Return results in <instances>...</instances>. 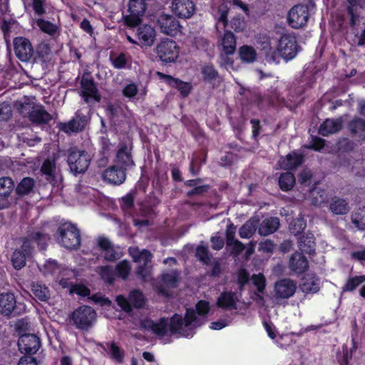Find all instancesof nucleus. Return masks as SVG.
<instances>
[{
	"instance_id": "obj_1",
	"label": "nucleus",
	"mask_w": 365,
	"mask_h": 365,
	"mask_svg": "<svg viewBox=\"0 0 365 365\" xmlns=\"http://www.w3.org/2000/svg\"><path fill=\"white\" fill-rule=\"evenodd\" d=\"M56 242L68 250H77L81 245V233L76 225L66 222L58 225L54 234Z\"/></svg>"
},
{
	"instance_id": "obj_2",
	"label": "nucleus",
	"mask_w": 365,
	"mask_h": 365,
	"mask_svg": "<svg viewBox=\"0 0 365 365\" xmlns=\"http://www.w3.org/2000/svg\"><path fill=\"white\" fill-rule=\"evenodd\" d=\"M178 43L168 38L161 39L155 46L154 53L157 61L161 65L168 66L177 61L180 54Z\"/></svg>"
},
{
	"instance_id": "obj_3",
	"label": "nucleus",
	"mask_w": 365,
	"mask_h": 365,
	"mask_svg": "<svg viewBox=\"0 0 365 365\" xmlns=\"http://www.w3.org/2000/svg\"><path fill=\"white\" fill-rule=\"evenodd\" d=\"M73 325L80 330H88L96 319V312L88 305H82L73 310L70 315Z\"/></svg>"
},
{
	"instance_id": "obj_4",
	"label": "nucleus",
	"mask_w": 365,
	"mask_h": 365,
	"mask_svg": "<svg viewBox=\"0 0 365 365\" xmlns=\"http://www.w3.org/2000/svg\"><path fill=\"white\" fill-rule=\"evenodd\" d=\"M91 160L90 154L76 148H71L68 150L67 162L71 171L75 175L84 173L88 168Z\"/></svg>"
},
{
	"instance_id": "obj_5",
	"label": "nucleus",
	"mask_w": 365,
	"mask_h": 365,
	"mask_svg": "<svg viewBox=\"0 0 365 365\" xmlns=\"http://www.w3.org/2000/svg\"><path fill=\"white\" fill-rule=\"evenodd\" d=\"M277 48L281 57L289 61L297 56L300 50V46L298 45L294 35L284 34L278 41Z\"/></svg>"
},
{
	"instance_id": "obj_6",
	"label": "nucleus",
	"mask_w": 365,
	"mask_h": 365,
	"mask_svg": "<svg viewBox=\"0 0 365 365\" xmlns=\"http://www.w3.org/2000/svg\"><path fill=\"white\" fill-rule=\"evenodd\" d=\"M129 14L124 17V23L128 27L133 28L140 24L141 17L147 9V2L145 0H129Z\"/></svg>"
},
{
	"instance_id": "obj_7",
	"label": "nucleus",
	"mask_w": 365,
	"mask_h": 365,
	"mask_svg": "<svg viewBox=\"0 0 365 365\" xmlns=\"http://www.w3.org/2000/svg\"><path fill=\"white\" fill-rule=\"evenodd\" d=\"M309 19V7L306 4L294 5L287 14L288 24L293 29L304 27L307 25Z\"/></svg>"
},
{
	"instance_id": "obj_8",
	"label": "nucleus",
	"mask_w": 365,
	"mask_h": 365,
	"mask_svg": "<svg viewBox=\"0 0 365 365\" xmlns=\"http://www.w3.org/2000/svg\"><path fill=\"white\" fill-rule=\"evenodd\" d=\"M81 96L86 103H89L91 98L99 103L101 101V96L98 89L97 85L90 73H83L81 82Z\"/></svg>"
},
{
	"instance_id": "obj_9",
	"label": "nucleus",
	"mask_w": 365,
	"mask_h": 365,
	"mask_svg": "<svg viewBox=\"0 0 365 365\" xmlns=\"http://www.w3.org/2000/svg\"><path fill=\"white\" fill-rule=\"evenodd\" d=\"M133 143L120 142L118 144L115 154V163L125 170H130L135 166L133 157Z\"/></svg>"
},
{
	"instance_id": "obj_10",
	"label": "nucleus",
	"mask_w": 365,
	"mask_h": 365,
	"mask_svg": "<svg viewBox=\"0 0 365 365\" xmlns=\"http://www.w3.org/2000/svg\"><path fill=\"white\" fill-rule=\"evenodd\" d=\"M21 108L29 110L27 117L33 123L46 125L52 120L51 115L46 110L44 106L41 104L24 103L21 105Z\"/></svg>"
},
{
	"instance_id": "obj_11",
	"label": "nucleus",
	"mask_w": 365,
	"mask_h": 365,
	"mask_svg": "<svg viewBox=\"0 0 365 365\" xmlns=\"http://www.w3.org/2000/svg\"><path fill=\"white\" fill-rule=\"evenodd\" d=\"M157 24L160 32L170 36H175L181 33L182 26L173 15L162 13L157 19Z\"/></svg>"
},
{
	"instance_id": "obj_12",
	"label": "nucleus",
	"mask_w": 365,
	"mask_h": 365,
	"mask_svg": "<svg viewBox=\"0 0 365 365\" xmlns=\"http://www.w3.org/2000/svg\"><path fill=\"white\" fill-rule=\"evenodd\" d=\"M14 53L22 62H29L34 56V48L31 41L23 36L15 37L13 40Z\"/></svg>"
},
{
	"instance_id": "obj_13",
	"label": "nucleus",
	"mask_w": 365,
	"mask_h": 365,
	"mask_svg": "<svg viewBox=\"0 0 365 365\" xmlns=\"http://www.w3.org/2000/svg\"><path fill=\"white\" fill-rule=\"evenodd\" d=\"M18 347L21 353L32 356L41 347V339L34 334H21L18 340Z\"/></svg>"
},
{
	"instance_id": "obj_14",
	"label": "nucleus",
	"mask_w": 365,
	"mask_h": 365,
	"mask_svg": "<svg viewBox=\"0 0 365 365\" xmlns=\"http://www.w3.org/2000/svg\"><path fill=\"white\" fill-rule=\"evenodd\" d=\"M171 10L178 18L187 19L193 16L196 6L192 0H173Z\"/></svg>"
},
{
	"instance_id": "obj_15",
	"label": "nucleus",
	"mask_w": 365,
	"mask_h": 365,
	"mask_svg": "<svg viewBox=\"0 0 365 365\" xmlns=\"http://www.w3.org/2000/svg\"><path fill=\"white\" fill-rule=\"evenodd\" d=\"M157 76L160 79L165 81L170 87L177 89L182 98L187 97L192 89V85L190 82H185L180 78L160 71L157 72Z\"/></svg>"
},
{
	"instance_id": "obj_16",
	"label": "nucleus",
	"mask_w": 365,
	"mask_h": 365,
	"mask_svg": "<svg viewBox=\"0 0 365 365\" xmlns=\"http://www.w3.org/2000/svg\"><path fill=\"white\" fill-rule=\"evenodd\" d=\"M86 124V116L79 111H77L75 114V117L71 118L68 122L61 123L59 128L66 133H80L85 129Z\"/></svg>"
},
{
	"instance_id": "obj_17",
	"label": "nucleus",
	"mask_w": 365,
	"mask_h": 365,
	"mask_svg": "<svg viewBox=\"0 0 365 365\" xmlns=\"http://www.w3.org/2000/svg\"><path fill=\"white\" fill-rule=\"evenodd\" d=\"M105 181L113 185H121L126 179V170L117 164L106 168L102 174Z\"/></svg>"
},
{
	"instance_id": "obj_18",
	"label": "nucleus",
	"mask_w": 365,
	"mask_h": 365,
	"mask_svg": "<svg viewBox=\"0 0 365 365\" xmlns=\"http://www.w3.org/2000/svg\"><path fill=\"white\" fill-rule=\"evenodd\" d=\"M297 286L294 282L290 279L284 278L275 283L274 291L277 297L288 299L292 297L296 292Z\"/></svg>"
},
{
	"instance_id": "obj_19",
	"label": "nucleus",
	"mask_w": 365,
	"mask_h": 365,
	"mask_svg": "<svg viewBox=\"0 0 365 365\" xmlns=\"http://www.w3.org/2000/svg\"><path fill=\"white\" fill-rule=\"evenodd\" d=\"M239 301L237 293L232 291H223L216 301V306L225 310L237 309Z\"/></svg>"
},
{
	"instance_id": "obj_20",
	"label": "nucleus",
	"mask_w": 365,
	"mask_h": 365,
	"mask_svg": "<svg viewBox=\"0 0 365 365\" xmlns=\"http://www.w3.org/2000/svg\"><path fill=\"white\" fill-rule=\"evenodd\" d=\"M16 300L14 294L11 292L0 294V314L9 317L11 314H17Z\"/></svg>"
},
{
	"instance_id": "obj_21",
	"label": "nucleus",
	"mask_w": 365,
	"mask_h": 365,
	"mask_svg": "<svg viewBox=\"0 0 365 365\" xmlns=\"http://www.w3.org/2000/svg\"><path fill=\"white\" fill-rule=\"evenodd\" d=\"M342 117L337 118H327L319 126V133L322 136L336 133L343 128Z\"/></svg>"
},
{
	"instance_id": "obj_22",
	"label": "nucleus",
	"mask_w": 365,
	"mask_h": 365,
	"mask_svg": "<svg viewBox=\"0 0 365 365\" xmlns=\"http://www.w3.org/2000/svg\"><path fill=\"white\" fill-rule=\"evenodd\" d=\"M289 267L295 273L303 274L308 269L309 262L303 253L296 251L289 258Z\"/></svg>"
},
{
	"instance_id": "obj_23",
	"label": "nucleus",
	"mask_w": 365,
	"mask_h": 365,
	"mask_svg": "<svg viewBox=\"0 0 365 365\" xmlns=\"http://www.w3.org/2000/svg\"><path fill=\"white\" fill-rule=\"evenodd\" d=\"M185 326V322L181 314H174L169 320L168 327L169 331L172 335L177 334H181L185 337L192 336L193 333H190L186 328L183 329L182 327Z\"/></svg>"
},
{
	"instance_id": "obj_24",
	"label": "nucleus",
	"mask_w": 365,
	"mask_h": 365,
	"mask_svg": "<svg viewBox=\"0 0 365 365\" xmlns=\"http://www.w3.org/2000/svg\"><path fill=\"white\" fill-rule=\"evenodd\" d=\"M304 157L302 153L296 151L287 154L285 158H281L279 165L284 170H293L304 163Z\"/></svg>"
},
{
	"instance_id": "obj_25",
	"label": "nucleus",
	"mask_w": 365,
	"mask_h": 365,
	"mask_svg": "<svg viewBox=\"0 0 365 365\" xmlns=\"http://www.w3.org/2000/svg\"><path fill=\"white\" fill-rule=\"evenodd\" d=\"M137 36L142 46H150L155 38V31L151 26L144 24L138 26Z\"/></svg>"
},
{
	"instance_id": "obj_26",
	"label": "nucleus",
	"mask_w": 365,
	"mask_h": 365,
	"mask_svg": "<svg viewBox=\"0 0 365 365\" xmlns=\"http://www.w3.org/2000/svg\"><path fill=\"white\" fill-rule=\"evenodd\" d=\"M27 236L33 245H37L39 250H46L51 240L50 235L43 230H33Z\"/></svg>"
},
{
	"instance_id": "obj_27",
	"label": "nucleus",
	"mask_w": 365,
	"mask_h": 365,
	"mask_svg": "<svg viewBox=\"0 0 365 365\" xmlns=\"http://www.w3.org/2000/svg\"><path fill=\"white\" fill-rule=\"evenodd\" d=\"M299 248L302 253L309 255L315 254L316 242L314 234L307 232L306 235H302L299 240Z\"/></svg>"
},
{
	"instance_id": "obj_28",
	"label": "nucleus",
	"mask_w": 365,
	"mask_h": 365,
	"mask_svg": "<svg viewBox=\"0 0 365 365\" xmlns=\"http://www.w3.org/2000/svg\"><path fill=\"white\" fill-rule=\"evenodd\" d=\"M279 227V219L270 217L262 221L258 228V233L261 236H267L275 232Z\"/></svg>"
},
{
	"instance_id": "obj_29",
	"label": "nucleus",
	"mask_w": 365,
	"mask_h": 365,
	"mask_svg": "<svg viewBox=\"0 0 365 365\" xmlns=\"http://www.w3.org/2000/svg\"><path fill=\"white\" fill-rule=\"evenodd\" d=\"M99 346L107 352L115 361L122 364L125 356L124 351L120 349L115 341L108 342L106 344H99Z\"/></svg>"
},
{
	"instance_id": "obj_30",
	"label": "nucleus",
	"mask_w": 365,
	"mask_h": 365,
	"mask_svg": "<svg viewBox=\"0 0 365 365\" xmlns=\"http://www.w3.org/2000/svg\"><path fill=\"white\" fill-rule=\"evenodd\" d=\"M261 51L264 55V59L267 63H279L281 55L277 48H275L271 46L269 40L267 39L262 43Z\"/></svg>"
},
{
	"instance_id": "obj_31",
	"label": "nucleus",
	"mask_w": 365,
	"mask_h": 365,
	"mask_svg": "<svg viewBox=\"0 0 365 365\" xmlns=\"http://www.w3.org/2000/svg\"><path fill=\"white\" fill-rule=\"evenodd\" d=\"M35 180L31 177H24L16 185L15 192L19 197L29 195L35 187Z\"/></svg>"
},
{
	"instance_id": "obj_32",
	"label": "nucleus",
	"mask_w": 365,
	"mask_h": 365,
	"mask_svg": "<svg viewBox=\"0 0 365 365\" xmlns=\"http://www.w3.org/2000/svg\"><path fill=\"white\" fill-rule=\"evenodd\" d=\"M222 52L226 56L234 54L236 51V38L230 31H226L222 38Z\"/></svg>"
},
{
	"instance_id": "obj_33",
	"label": "nucleus",
	"mask_w": 365,
	"mask_h": 365,
	"mask_svg": "<svg viewBox=\"0 0 365 365\" xmlns=\"http://www.w3.org/2000/svg\"><path fill=\"white\" fill-rule=\"evenodd\" d=\"M329 210L335 215H346L349 211L348 202L342 198L334 197L331 198Z\"/></svg>"
},
{
	"instance_id": "obj_34",
	"label": "nucleus",
	"mask_w": 365,
	"mask_h": 365,
	"mask_svg": "<svg viewBox=\"0 0 365 365\" xmlns=\"http://www.w3.org/2000/svg\"><path fill=\"white\" fill-rule=\"evenodd\" d=\"M148 328L157 336H164L168 333V320L165 317H161L158 322L149 320Z\"/></svg>"
},
{
	"instance_id": "obj_35",
	"label": "nucleus",
	"mask_w": 365,
	"mask_h": 365,
	"mask_svg": "<svg viewBox=\"0 0 365 365\" xmlns=\"http://www.w3.org/2000/svg\"><path fill=\"white\" fill-rule=\"evenodd\" d=\"M296 183L294 175L291 172L283 173L279 175L278 185L281 190L288 192L292 190Z\"/></svg>"
},
{
	"instance_id": "obj_36",
	"label": "nucleus",
	"mask_w": 365,
	"mask_h": 365,
	"mask_svg": "<svg viewBox=\"0 0 365 365\" xmlns=\"http://www.w3.org/2000/svg\"><path fill=\"white\" fill-rule=\"evenodd\" d=\"M197 314V312L193 308H187L185 310L183 320L185 322V327L190 333H193V329L196 327L200 326L199 319Z\"/></svg>"
},
{
	"instance_id": "obj_37",
	"label": "nucleus",
	"mask_w": 365,
	"mask_h": 365,
	"mask_svg": "<svg viewBox=\"0 0 365 365\" xmlns=\"http://www.w3.org/2000/svg\"><path fill=\"white\" fill-rule=\"evenodd\" d=\"M239 56L242 62L250 63L256 61L257 52L252 46L243 45L239 48Z\"/></svg>"
},
{
	"instance_id": "obj_38",
	"label": "nucleus",
	"mask_w": 365,
	"mask_h": 365,
	"mask_svg": "<svg viewBox=\"0 0 365 365\" xmlns=\"http://www.w3.org/2000/svg\"><path fill=\"white\" fill-rule=\"evenodd\" d=\"M364 282H365V275H356L353 277H349L341 287L342 292H354L360 284Z\"/></svg>"
},
{
	"instance_id": "obj_39",
	"label": "nucleus",
	"mask_w": 365,
	"mask_h": 365,
	"mask_svg": "<svg viewBox=\"0 0 365 365\" xmlns=\"http://www.w3.org/2000/svg\"><path fill=\"white\" fill-rule=\"evenodd\" d=\"M301 290L306 294L317 293L319 290L317 279L314 277H308L302 279L300 284Z\"/></svg>"
},
{
	"instance_id": "obj_40",
	"label": "nucleus",
	"mask_w": 365,
	"mask_h": 365,
	"mask_svg": "<svg viewBox=\"0 0 365 365\" xmlns=\"http://www.w3.org/2000/svg\"><path fill=\"white\" fill-rule=\"evenodd\" d=\"M179 280L180 272L177 269H172L161 275V281L168 287H177Z\"/></svg>"
},
{
	"instance_id": "obj_41",
	"label": "nucleus",
	"mask_w": 365,
	"mask_h": 365,
	"mask_svg": "<svg viewBox=\"0 0 365 365\" xmlns=\"http://www.w3.org/2000/svg\"><path fill=\"white\" fill-rule=\"evenodd\" d=\"M201 74L205 82L210 84L219 77L218 71L215 68L212 64H207L202 67Z\"/></svg>"
},
{
	"instance_id": "obj_42",
	"label": "nucleus",
	"mask_w": 365,
	"mask_h": 365,
	"mask_svg": "<svg viewBox=\"0 0 365 365\" xmlns=\"http://www.w3.org/2000/svg\"><path fill=\"white\" fill-rule=\"evenodd\" d=\"M14 189V182L10 177L0 178V197H9Z\"/></svg>"
},
{
	"instance_id": "obj_43",
	"label": "nucleus",
	"mask_w": 365,
	"mask_h": 365,
	"mask_svg": "<svg viewBox=\"0 0 365 365\" xmlns=\"http://www.w3.org/2000/svg\"><path fill=\"white\" fill-rule=\"evenodd\" d=\"M36 24L41 31L50 36H54L58 31V26L52 22L43 18L36 19Z\"/></svg>"
},
{
	"instance_id": "obj_44",
	"label": "nucleus",
	"mask_w": 365,
	"mask_h": 365,
	"mask_svg": "<svg viewBox=\"0 0 365 365\" xmlns=\"http://www.w3.org/2000/svg\"><path fill=\"white\" fill-rule=\"evenodd\" d=\"M31 291L39 301L46 302L50 298V293L48 288L39 283L32 284Z\"/></svg>"
},
{
	"instance_id": "obj_45",
	"label": "nucleus",
	"mask_w": 365,
	"mask_h": 365,
	"mask_svg": "<svg viewBox=\"0 0 365 365\" xmlns=\"http://www.w3.org/2000/svg\"><path fill=\"white\" fill-rule=\"evenodd\" d=\"M351 222L360 230H365V207H359L351 214Z\"/></svg>"
},
{
	"instance_id": "obj_46",
	"label": "nucleus",
	"mask_w": 365,
	"mask_h": 365,
	"mask_svg": "<svg viewBox=\"0 0 365 365\" xmlns=\"http://www.w3.org/2000/svg\"><path fill=\"white\" fill-rule=\"evenodd\" d=\"M128 299L131 306L133 305L135 308H142L145 303L144 295L139 289L130 291L128 294Z\"/></svg>"
},
{
	"instance_id": "obj_47",
	"label": "nucleus",
	"mask_w": 365,
	"mask_h": 365,
	"mask_svg": "<svg viewBox=\"0 0 365 365\" xmlns=\"http://www.w3.org/2000/svg\"><path fill=\"white\" fill-rule=\"evenodd\" d=\"M347 128L352 135L365 131V120L354 118L347 123Z\"/></svg>"
},
{
	"instance_id": "obj_48",
	"label": "nucleus",
	"mask_w": 365,
	"mask_h": 365,
	"mask_svg": "<svg viewBox=\"0 0 365 365\" xmlns=\"http://www.w3.org/2000/svg\"><path fill=\"white\" fill-rule=\"evenodd\" d=\"M306 227L307 222L302 217H297L293 219L289 226L290 232L294 235L302 234Z\"/></svg>"
},
{
	"instance_id": "obj_49",
	"label": "nucleus",
	"mask_w": 365,
	"mask_h": 365,
	"mask_svg": "<svg viewBox=\"0 0 365 365\" xmlns=\"http://www.w3.org/2000/svg\"><path fill=\"white\" fill-rule=\"evenodd\" d=\"M71 294H76L81 297L88 298L91 296V289L82 283H71L69 286Z\"/></svg>"
},
{
	"instance_id": "obj_50",
	"label": "nucleus",
	"mask_w": 365,
	"mask_h": 365,
	"mask_svg": "<svg viewBox=\"0 0 365 365\" xmlns=\"http://www.w3.org/2000/svg\"><path fill=\"white\" fill-rule=\"evenodd\" d=\"M26 258L28 257L24 254V252L16 250L11 255V262L14 269L19 270L26 265Z\"/></svg>"
},
{
	"instance_id": "obj_51",
	"label": "nucleus",
	"mask_w": 365,
	"mask_h": 365,
	"mask_svg": "<svg viewBox=\"0 0 365 365\" xmlns=\"http://www.w3.org/2000/svg\"><path fill=\"white\" fill-rule=\"evenodd\" d=\"M56 163L53 160L46 159L41 167V172L48 178H55Z\"/></svg>"
},
{
	"instance_id": "obj_52",
	"label": "nucleus",
	"mask_w": 365,
	"mask_h": 365,
	"mask_svg": "<svg viewBox=\"0 0 365 365\" xmlns=\"http://www.w3.org/2000/svg\"><path fill=\"white\" fill-rule=\"evenodd\" d=\"M29 6L31 7L35 16L41 18L46 14V7L44 0H30Z\"/></svg>"
},
{
	"instance_id": "obj_53",
	"label": "nucleus",
	"mask_w": 365,
	"mask_h": 365,
	"mask_svg": "<svg viewBox=\"0 0 365 365\" xmlns=\"http://www.w3.org/2000/svg\"><path fill=\"white\" fill-rule=\"evenodd\" d=\"M130 269L131 267L128 261H120L115 267L116 275L123 279H126L128 277Z\"/></svg>"
},
{
	"instance_id": "obj_54",
	"label": "nucleus",
	"mask_w": 365,
	"mask_h": 365,
	"mask_svg": "<svg viewBox=\"0 0 365 365\" xmlns=\"http://www.w3.org/2000/svg\"><path fill=\"white\" fill-rule=\"evenodd\" d=\"M255 231L256 228L252 223L247 222L240 228L239 235L241 238L249 239L255 234Z\"/></svg>"
},
{
	"instance_id": "obj_55",
	"label": "nucleus",
	"mask_w": 365,
	"mask_h": 365,
	"mask_svg": "<svg viewBox=\"0 0 365 365\" xmlns=\"http://www.w3.org/2000/svg\"><path fill=\"white\" fill-rule=\"evenodd\" d=\"M352 359L351 353H349L346 345H343L342 351L336 355V359L339 365H349V361Z\"/></svg>"
},
{
	"instance_id": "obj_56",
	"label": "nucleus",
	"mask_w": 365,
	"mask_h": 365,
	"mask_svg": "<svg viewBox=\"0 0 365 365\" xmlns=\"http://www.w3.org/2000/svg\"><path fill=\"white\" fill-rule=\"evenodd\" d=\"M88 299L93 302L95 304H98L101 307L103 306H110L111 301L108 298L103 295L101 292H96L88 297Z\"/></svg>"
},
{
	"instance_id": "obj_57",
	"label": "nucleus",
	"mask_w": 365,
	"mask_h": 365,
	"mask_svg": "<svg viewBox=\"0 0 365 365\" xmlns=\"http://www.w3.org/2000/svg\"><path fill=\"white\" fill-rule=\"evenodd\" d=\"M101 277L103 279L108 283L113 284L115 282V274L113 269L109 266H104L101 267Z\"/></svg>"
},
{
	"instance_id": "obj_58",
	"label": "nucleus",
	"mask_w": 365,
	"mask_h": 365,
	"mask_svg": "<svg viewBox=\"0 0 365 365\" xmlns=\"http://www.w3.org/2000/svg\"><path fill=\"white\" fill-rule=\"evenodd\" d=\"M17 250L19 251L24 252V254L25 255H26L28 257H30L32 256L34 247L31 241L29 240V237L26 236L22 240V245L21 246V248Z\"/></svg>"
},
{
	"instance_id": "obj_59",
	"label": "nucleus",
	"mask_w": 365,
	"mask_h": 365,
	"mask_svg": "<svg viewBox=\"0 0 365 365\" xmlns=\"http://www.w3.org/2000/svg\"><path fill=\"white\" fill-rule=\"evenodd\" d=\"M235 232L236 227L232 223L227 225L225 231L227 246L231 247L232 244H233L235 241L237 240V239H235Z\"/></svg>"
},
{
	"instance_id": "obj_60",
	"label": "nucleus",
	"mask_w": 365,
	"mask_h": 365,
	"mask_svg": "<svg viewBox=\"0 0 365 365\" xmlns=\"http://www.w3.org/2000/svg\"><path fill=\"white\" fill-rule=\"evenodd\" d=\"M210 309V303L205 300H200L195 305V312L199 316L205 317Z\"/></svg>"
},
{
	"instance_id": "obj_61",
	"label": "nucleus",
	"mask_w": 365,
	"mask_h": 365,
	"mask_svg": "<svg viewBox=\"0 0 365 365\" xmlns=\"http://www.w3.org/2000/svg\"><path fill=\"white\" fill-rule=\"evenodd\" d=\"M59 269L56 260L48 259L43 264V272L45 274L53 275Z\"/></svg>"
},
{
	"instance_id": "obj_62",
	"label": "nucleus",
	"mask_w": 365,
	"mask_h": 365,
	"mask_svg": "<svg viewBox=\"0 0 365 365\" xmlns=\"http://www.w3.org/2000/svg\"><path fill=\"white\" fill-rule=\"evenodd\" d=\"M110 59L112 61V64L115 68L123 69L126 67L127 58L126 55L124 53L121 52L114 58L110 57Z\"/></svg>"
},
{
	"instance_id": "obj_63",
	"label": "nucleus",
	"mask_w": 365,
	"mask_h": 365,
	"mask_svg": "<svg viewBox=\"0 0 365 365\" xmlns=\"http://www.w3.org/2000/svg\"><path fill=\"white\" fill-rule=\"evenodd\" d=\"M346 10L349 16V26L352 29H354L357 22L359 21L360 16L354 6H348Z\"/></svg>"
},
{
	"instance_id": "obj_64",
	"label": "nucleus",
	"mask_w": 365,
	"mask_h": 365,
	"mask_svg": "<svg viewBox=\"0 0 365 365\" xmlns=\"http://www.w3.org/2000/svg\"><path fill=\"white\" fill-rule=\"evenodd\" d=\"M275 249V244L271 240H265L259 243V250L267 254L273 253Z\"/></svg>"
}]
</instances>
